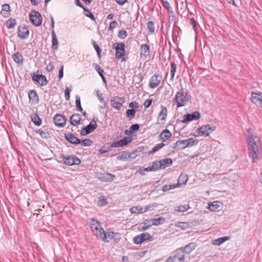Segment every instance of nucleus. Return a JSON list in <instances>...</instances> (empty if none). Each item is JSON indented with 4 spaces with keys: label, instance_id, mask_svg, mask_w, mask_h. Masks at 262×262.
Listing matches in <instances>:
<instances>
[{
    "label": "nucleus",
    "instance_id": "17",
    "mask_svg": "<svg viewBox=\"0 0 262 262\" xmlns=\"http://www.w3.org/2000/svg\"><path fill=\"white\" fill-rule=\"evenodd\" d=\"M64 162L67 165L71 166L79 165L80 163V160L75 156H70L64 158Z\"/></svg>",
    "mask_w": 262,
    "mask_h": 262
},
{
    "label": "nucleus",
    "instance_id": "59",
    "mask_svg": "<svg viewBox=\"0 0 262 262\" xmlns=\"http://www.w3.org/2000/svg\"><path fill=\"white\" fill-rule=\"evenodd\" d=\"M118 25V23L116 21L114 20L110 23L108 26V30H112L115 28Z\"/></svg>",
    "mask_w": 262,
    "mask_h": 262
},
{
    "label": "nucleus",
    "instance_id": "3",
    "mask_svg": "<svg viewBox=\"0 0 262 262\" xmlns=\"http://www.w3.org/2000/svg\"><path fill=\"white\" fill-rule=\"evenodd\" d=\"M89 223L93 234L100 239L104 231L100 223L94 218H90L89 219Z\"/></svg>",
    "mask_w": 262,
    "mask_h": 262
},
{
    "label": "nucleus",
    "instance_id": "2",
    "mask_svg": "<svg viewBox=\"0 0 262 262\" xmlns=\"http://www.w3.org/2000/svg\"><path fill=\"white\" fill-rule=\"evenodd\" d=\"M191 97L187 91L181 89L176 94L174 100L177 107L185 106L190 100Z\"/></svg>",
    "mask_w": 262,
    "mask_h": 262
},
{
    "label": "nucleus",
    "instance_id": "22",
    "mask_svg": "<svg viewBox=\"0 0 262 262\" xmlns=\"http://www.w3.org/2000/svg\"><path fill=\"white\" fill-rule=\"evenodd\" d=\"M29 34V29L25 26H19L18 28V36L22 39L26 38Z\"/></svg>",
    "mask_w": 262,
    "mask_h": 262
},
{
    "label": "nucleus",
    "instance_id": "32",
    "mask_svg": "<svg viewBox=\"0 0 262 262\" xmlns=\"http://www.w3.org/2000/svg\"><path fill=\"white\" fill-rule=\"evenodd\" d=\"M190 208L188 204L181 205L175 207L174 211L178 212H183Z\"/></svg>",
    "mask_w": 262,
    "mask_h": 262
},
{
    "label": "nucleus",
    "instance_id": "55",
    "mask_svg": "<svg viewBox=\"0 0 262 262\" xmlns=\"http://www.w3.org/2000/svg\"><path fill=\"white\" fill-rule=\"evenodd\" d=\"M157 204L156 203H154L152 205H148L145 207H143L144 213L146 212L147 210H152L154 207L157 206Z\"/></svg>",
    "mask_w": 262,
    "mask_h": 262
},
{
    "label": "nucleus",
    "instance_id": "64",
    "mask_svg": "<svg viewBox=\"0 0 262 262\" xmlns=\"http://www.w3.org/2000/svg\"><path fill=\"white\" fill-rule=\"evenodd\" d=\"M97 95L98 98L101 102H102L104 100L103 95L99 91H97Z\"/></svg>",
    "mask_w": 262,
    "mask_h": 262
},
{
    "label": "nucleus",
    "instance_id": "35",
    "mask_svg": "<svg viewBox=\"0 0 262 262\" xmlns=\"http://www.w3.org/2000/svg\"><path fill=\"white\" fill-rule=\"evenodd\" d=\"M188 180V177L186 174H181L179 177L178 183V186L182 184H186Z\"/></svg>",
    "mask_w": 262,
    "mask_h": 262
},
{
    "label": "nucleus",
    "instance_id": "61",
    "mask_svg": "<svg viewBox=\"0 0 262 262\" xmlns=\"http://www.w3.org/2000/svg\"><path fill=\"white\" fill-rule=\"evenodd\" d=\"M54 69V66L52 62H49L46 67V70L48 72H52Z\"/></svg>",
    "mask_w": 262,
    "mask_h": 262
},
{
    "label": "nucleus",
    "instance_id": "33",
    "mask_svg": "<svg viewBox=\"0 0 262 262\" xmlns=\"http://www.w3.org/2000/svg\"><path fill=\"white\" fill-rule=\"evenodd\" d=\"M165 221V219L163 217H160L158 219H152L150 222L152 225L158 226L160 224L164 223Z\"/></svg>",
    "mask_w": 262,
    "mask_h": 262
},
{
    "label": "nucleus",
    "instance_id": "36",
    "mask_svg": "<svg viewBox=\"0 0 262 262\" xmlns=\"http://www.w3.org/2000/svg\"><path fill=\"white\" fill-rule=\"evenodd\" d=\"M230 238L229 236H224L222 237H220L216 239H215L213 242V244L214 245H220L224 242L228 241Z\"/></svg>",
    "mask_w": 262,
    "mask_h": 262
},
{
    "label": "nucleus",
    "instance_id": "47",
    "mask_svg": "<svg viewBox=\"0 0 262 262\" xmlns=\"http://www.w3.org/2000/svg\"><path fill=\"white\" fill-rule=\"evenodd\" d=\"M147 27L150 33H152L155 32V24L152 21L147 22Z\"/></svg>",
    "mask_w": 262,
    "mask_h": 262
},
{
    "label": "nucleus",
    "instance_id": "41",
    "mask_svg": "<svg viewBox=\"0 0 262 262\" xmlns=\"http://www.w3.org/2000/svg\"><path fill=\"white\" fill-rule=\"evenodd\" d=\"M219 207V205L217 202L214 201L212 203H210L208 204V208L211 211H214L218 209Z\"/></svg>",
    "mask_w": 262,
    "mask_h": 262
},
{
    "label": "nucleus",
    "instance_id": "5",
    "mask_svg": "<svg viewBox=\"0 0 262 262\" xmlns=\"http://www.w3.org/2000/svg\"><path fill=\"white\" fill-rule=\"evenodd\" d=\"M216 129L214 125L206 124L199 127L195 132V136L206 137Z\"/></svg>",
    "mask_w": 262,
    "mask_h": 262
},
{
    "label": "nucleus",
    "instance_id": "57",
    "mask_svg": "<svg viewBox=\"0 0 262 262\" xmlns=\"http://www.w3.org/2000/svg\"><path fill=\"white\" fill-rule=\"evenodd\" d=\"M107 203V200L106 198L104 196H102L100 199V200L98 201V205L100 206H103Z\"/></svg>",
    "mask_w": 262,
    "mask_h": 262
},
{
    "label": "nucleus",
    "instance_id": "63",
    "mask_svg": "<svg viewBox=\"0 0 262 262\" xmlns=\"http://www.w3.org/2000/svg\"><path fill=\"white\" fill-rule=\"evenodd\" d=\"M63 76V66H62L59 70V71L58 78L59 79H61L62 78Z\"/></svg>",
    "mask_w": 262,
    "mask_h": 262
},
{
    "label": "nucleus",
    "instance_id": "7",
    "mask_svg": "<svg viewBox=\"0 0 262 262\" xmlns=\"http://www.w3.org/2000/svg\"><path fill=\"white\" fill-rule=\"evenodd\" d=\"M165 262H185V254L178 249L174 252V255L167 258Z\"/></svg>",
    "mask_w": 262,
    "mask_h": 262
},
{
    "label": "nucleus",
    "instance_id": "39",
    "mask_svg": "<svg viewBox=\"0 0 262 262\" xmlns=\"http://www.w3.org/2000/svg\"><path fill=\"white\" fill-rule=\"evenodd\" d=\"M170 66H171V68H170V75H171L170 80L172 81L173 79L174 76L175 75L176 72L177 65H176V64L174 62H172L170 63Z\"/></svg>",
    "mask_w": 262,
    "mask_h": 262
},
{
    "label": "nucleus",
    "instance_id": "23",
    "mask_svg": "<svg viewBox=\"0 0 262 262\" xmlns=\"http://www.w3.org/2000/svg\"><path fill=\"white\" fill-rule=\"evenodd\" d=\"M66 139L70 143L77 145L80 143V139L76 138L74 134L72 133H67L64 135Z\"/></svg>",
    "mask_w": 262,
    "mask_h": 262
},
{
    "label": "nucleus",
    "instance_id": "14",
    "mask_svg": "<svg viewBox=\"0 0 262 262\" xmlns=\"http://www.w3.org/2000/svg\"><path fill=\"white\" fill-rule=\"evenodd\" d=\"M155 162L157 165L158 169L160 170L171 165L172 163V160L170 158H166L159 161H156Z\"/></svg>",
    "mask_w": 262,
    "mask_h": 262
},
{
    "label": "nucleus",
    "instance_id": "56",
    "mask_svg": "<svg viewBox=\"0 0 262 262\" xmlns=\"http://www.w3.org/2000/svg\"><path fill=\"white\" fill-rule=\"evenodd\" d=\"M95 69L98 73L100 76L103 75L104 71L97 64L95 63L94 64Z\"/></svg>",
    "mask_w": 262,
    "mask_h": 262
},
{
    "label": "nucleus",
    "instance_id": "37",
    "mask_svg": "<svg viewBox=\"0 0 262 262\" xmlns=\"http://www.w3.org/2000/svg\"><path fill=\"white\" fill-rule=\"evenodd\" d=\"M31 120L37 126H39L41 124V119L37 114L31 116Z\"/></svg>",
    "mask_w": 262,
    "mask_h": 262
},
{
    "label": "nucleus",
    "instance_id": "12",
    "mask_svg": "<svg viewBox=\"0 0 262 262\" xmlns=\"http://www.w3.org/2000/svg\"><path fill=\"white\" fill-rule=\"evenodd\" d=\"M97 127V125L96 121L94 119H93L89 124L81 129L80 134L82 136H85L94 130Z\"/></svg>",
    "mask_w": 262,
    "mask_h": 262
},
{
    "label": "nucleus",
    "instance_id": "45",
    "mask_svg": "<svg viewBox=\"0 0 262 262\" xmlns=\"http://www.w3.org/2000/svg\"><path fill=\"white\" fill-rule=\"evenodd\" d=\"M178 184L165 185L162 188V190L164 192L169 190L171 189L177 188Z\"/></svg>",
    "mask_w": 262,
    "mask_h": 262
},
{
    "label": "nucleus",
    "instance_id": "38",
    "mask_svg": "<svg viewBox=\"0 0 262 262\" xmlns=\"http://www.w3.org/2000/svg\"><path fill=\"white\" fill-rule=\"evenodd\" d=\"M10 11V7L8 4H4L2 6V14L5 16H8Z\"/></svg>",
    "mask_w": 262,
    "mask_h": 262
},
{
    "label": "nucleus",
    "instance_id": "54",
    "mask_svg": "<svg viewBox=\"0 0 262 262\" xmlns=\"http://www.w3.org/2000/svg\"><path fill=\"white\" fill-rule=\"evenodd\" d=\"M135 113L136 111L133 109H129L126 111V116L128 117H134Z\"/></svg>",
    "mask_w": 262,
    "mask_h": 262
},
{
    "label": "nucleus",
    "instance_id": "52",
    "mask_svg": "<svg viewBox=\"0 0 262 262\" xmlns=\"http://www.w3.org/2000/svg\"><path fill=\"white\" fill-rule=\"evenodd\" d=\"M84 15L86 16H87V17H89L90 18H91L93 20H95V17H94V16L93 14V13L88 9L86 10H85Z\"/></svg>",
    "mask_w": 262,
    "mask_h": 262
},
{
    "label": "nucleus",
    "instance_id": "21",
    "mask_svg": "<svg viewBox=\"0 0 262 262\" xmlns=\"http://www.w3.org/2000/svg\"><path fill=\"white\" fill-rule=\"evenodd\" d=\"M32 80L34 81H36L38 83H40L41 85H46L48 83L47 78L45 75H36L34 74L32 75Z\"/></svg>",
    "mask_w": 262,
    "mask_h": 262
},
{
    "label": "nucleus",
    "instance_id": "1",
    "mask_svg": "<svg viewBox=\"0 0 262 262\" xmlns=\"http://www.w3.org/2000/svg\"><path fill=\"white\" fill-rule=\"evenodd\" d=\"M249 132L247 138V145L249 156L253 163L256 162L260 154V143L259 138L252 133Z\"/></svg>",
    "mask_w": 262,
    "mask_h": 262
},
{
    "label": "nucleus",
    "instance_id": "28",
    "mask_svg": "<svg viewBox=\"0 0 262 262\" xmlns=\"http://www.w3.org/2000/svg\"><path fill=\"white\" fill-rule=\"evenodd\" d=\"M81 120V116L78 114H74L70 117V121L72 125L77 126L80 123Z\"/></svg>",
    "mask_w": 262,
    "mask_h": 262
},
{
    "label": "nucleus",
    "instance_id": "53",
    "mask_svg": "<svg viewBox=\"0 0 262 262\" xmlns=\"http://www.w3.org/2000/svg\"><path fill=\"white\" fill-rule=\"evenodd\" d=\"M189 24L192 26L193 30L195 32L197 30L196 21L193 18H191L189 20Z\"/></svg>",
    "mask_w": 262,
    "mask_h": 262
},
{
    "label": "nucleus",
    "instance_id": "15",
    "mask_svg": "<svg viewBox=\"0 0 262 262\" xmlns=\"http://www.w3.org/2000/svg\"><path fill=\"white\" fill-rule=\"evenodd\" d=\"M140 58L146 60L150 54V47L147 44H142L140 47Z\"/></svg>",
    "mask_w": 262,
    "mask_h": 262
},
{
    "label": "nucleus",
    "instance_id": "20",
    "mask_svg": "<svg viewBox=\"0 0 262 262\" xmlns=\"http://www.w3.org/2000/svg\"><path fill=\"white\" fill-rule=\"evenodd\" d=\"M55 124L58 127H63L66 124V119L61 114H56L54 117Z\"/></svg>",
    "mask_w": 262,
    "mask_h": 262
},
{
    "label": "nucleus",
    "instance_id": "46",
    "mask_svg": "<svg viewBox=\"0 0 262 262\" xmlns=\"http://www.w3.org/2000/svg\"><path fill=\"white\" fill-rule=\"evenodd\" d=\"M176 226L181 228L182 230H185L189 227V225L186 222H178L176 223Z\"/></svg>",
    "mask_w": 262,
    "mask_h": 262
},
{
    "label": "nucleus",
    "instance_id": "31",
    "mask_svg": "<svg viewBox=\"0 0 262 262\" xmlns=\"http://www.w3.org/2000/svg\"><path fill=\"white\" fill-rule=\"evenodd\" d=\"M129 211L132 214L134 213H144L143 207L140 206H133L129 209Z\"/></svg>",
    "mask_w": 262,
    "mask_h": 262
},
{
    "label": "nucleus",
    "instance_id": "60",
    "mask_svg": "<svg viewBox=\"0 0 262 262\" xmlns=\"http://www.w3.org/2000/svg\"><path fill=\"white\" fill-rule=\"evenodd\" d=\"M71 90L68 87L66 88L65 90V98L67 100H69L70 99V93Z\"/></svg>",
    "mask_w": 262,
    "mask_h": 262
},
{
    "label": "nucleus",
    "instance_id": "11",
    "mask_svg": "<svg viewBox=\"0 0 262 262\" xmlns=\"http://www.w3.org/2000/svg\"><path fill=\"white\" fill-rule=\"evenodd\" d=\"M162 79L161 75L155 73L150 78L149 82V87L151 89L157 88L161 83Z\"/></svg>",
    "mask_w": 262,
    "mask_h": 262
},
{
    "label": "nucleus",
    "instance_id": "9",
    "mask_svg": "<svg viewBox=\"0 0 262 262\" xmlns=\"http://www.w3.org/2000/svg\"><path fill=\"white\" fill-rule=\"evenodd\" d=\"M152 241L151 236L147 232H144L139 234L133 239V242L136 244H141L144 242H150Z\"/></svg>",
    "mask_w": 262,
    "mask_h": 262
},
{
    "label": "nucleus",
    "instance_id": "34",
    "mask_svg": "<svg viewBox=\"0 0 262 262\" xmlns=\"http://www.w3.org/2000/svg\"><path fill=\"white\" fill-rule=\"evenodd\" d=\"M115 176L111 174L110 173H106L105 174H103L101 177L100 179L102 181H112L114 180V179L115 178Z\"/></svg>",
    "mask_w": 262,
    "mask_h": 262
},
{
    "label": "nucleus",
    "instance_id": "24",
    "mask_svg": "<svg viewBox=\"0 0 262 262\" xmlns=\"http://www.w3.org/2000/svg\"><path fill=\"white\" fill-rule=\"evenodd\" d=\"M196 247V244L195 243H190L185 247H181L179 249L183 251L185 254H189L192 250H194Z\"/></svg>",
    "mask_w": 262,
    "mask_h": 262
},
{
    "label": "nucleus",
    "instance_id": "48",
    "mask_svg": "<svg viewBox=\"0 0 262 262\" xmlns=\"http://www.w3.org/2000/svg\"><path fill=\"white\" fill-rule=\"evenodd\" d=\"M129 152L127 151H123L122 154L118 157V159L121 160H125L127 159H129V157L131 156Z\"/></svg>",
    "mask_w": 262,
    "mask_h": 262
},
{
    "label": "nucleus",
    "instance_id": "25",
    "mask_svg": "<svg viewBox=\"0 0 262 262\" xmlns=\"http://www.w3.org/2000/svg\"><path fill=\"white\" fill-rule=\"evenodd\" d=\"M156 170H158V169L157 165L155 161L152 163V165L149 166L146 168H145L143 169H142V168H140V170L138 171V172L141 175H144L145 171H156Z\"/></svg>",
    "mask_w": 262,
    "mask_h": 262
},
{
    "label": "nucleus",
    "instance_id": "42",
    "mask_svg": "<svg viewBox=\"0 0 262 262\" xmlns=\"http://www.w3.org/2000/svg\"><path fill=\"white\" fill-rule=\"evenodd\" d=\"M16 25V20L14 19H9L6 23V25L8 29L13 28Z\"/></svg>",
    "mask_w": 262,
    "mask_h": 262
},
{
    "label": "nucleus",
    "instance_id": "6",
    "mask_svg": "<svg viewBox=\"0 0 262 262\" xmlns=\"http://www.w3.org/2000/svg\"><path fill=\"white\" fill-rule=\"evenodd\" d=\"M198 143V140L193 138H190L185 140L177 141L175 144V147L179 149H183L187 147H191L196 145Z\"/></svg>",
    "mask_w": 262,
    "mask_h": 262
},
{
    "label": "nucleus",
    "instance_id": "8",
    "mask_svg": "<svg viewBox=\"0 0 262 262\" xmlns=\"http://www.w3.org/2000/svg\"><path fill=\"white\" fill-rule=\"evenodd\" d=\"M30 20L36 26H39L42 23V16L41 14L35 10L31 11L29 14Z\"/></svg>",
    "mask_w": 262,
    "mask_h": 262
},
{
    "label": "nucleus",
    "instance_id": "51",
    "mask_svg": "<svg viewBox=\"0 0 262 262\" xmlns=\"http://www.w3.org/2000/svg\"><path fill=\"white\" fill-rule=\"evenodd\" d=\"M36 133L39 134L40 136L43 138L47 139L49 137V134L47 132L42 131L41 129H38L36 131Z\"/></svg>",
    "mask_w": 262,
    "mask_h": 262
},
{
    "label": "nucleus",
    "instance_id": "44",
    "mask_svg": "<svg viewBox=\"0 0 262 262\" xmlns=\"http://www.w3.org/2000/svg\"><path fill=\"white\" fill-rule=\"evenodd\" d=\"M164 146L165 144L164 143H161L160 144H157L151 149V150L149 151V154H151L157 152V151L161 149L162 147H163Z\"/></svg>",
    "mask_w": 262,
    "mask_h": 262
},
{
    "label": "nucleus",
    "instance_id": "49",
    "mask_svg": "<svg viewBox=\"0 0 262 262\" xmlns=\"http://www.w3.org/2000/svg\"><path fill=\"white\" fill-rule=\"evenodd\" d=\"M76 106L77 107V110L82 112L83 111V109L81 105V102H80V98L79 96H76Z\"/></svg>",
    "mask_w": 262,
    "mask_h": 262
},
{
    "label": "nucleus",
    "instance_id": "43",
    "mask_svg": "<svg viewBox=\"0 0 262 262\" xmlns=\"http://www.w3.org/2000/svg\"><path fill=\"white\" fill-rule=\"evenodd\" d=\"M93 143V141L89 139H85L82 140H80V143L83 146H89Z\"/></svg>",
    "mask_w": 262,
    "mask_h": 262
},
{
    "label": "nucleus",
    "instance_id": "58",
    "mask_svg": "<svg viewBox=\"0 0 262 262\" xmlns=\"http://www.w3.org/2000/svg\"><path fill=\"white\" fill-rule=\"evenodd\" d=\"M93 45L94 48L96 50L98 55L100 57L101 50L100 48H99V46L97 44V43L95 41H93Z\"/></svg>",
    "mask_w": 262,
    "mask_h": 262
},
{
    "label": "nucleus",
    "instance_id": "29",
    "mask_svg": "<svg viewBox=\"0 0 262 262\" xmlns=\"http://www.w3.org/2000/svg\"><path fill=\"white\" fill-rule=\"evenodd\" d=\"M12 58L14 61L18 64H22L24 62V57L23 55L17 52L12 55Z\"/></svg>",
    "mask_w": 262,
    "mask_h": 262
},
{
    "label": "nucleus",
    "instance_id": "30",
    "mask_svg": "<svg viewBox=\"0 0 262 262\" xmlns=\"http://www.w3.org/2000/svg\"><path fill=\"white\" fill-rule=\"evenodd\" d=\"M58 40L54 30L52 31V47L54 50H56L58 48Z\"/></svg>",
    "mask_w": 262,
    "mask_h": 262
},
{
    "label": "nucleus",
    "instance_id": "19",
    "mask_svg": "<svg viewBox=\"0 0 262 262\" xmlns=\"http://www.w3.org/2000/svg\"><path fill=\"white\" fill-rule=\"evenodd\" d=\"M119 235L118 233H114L113 231H107L105 232L103 231V233L102 234L101 236V237L100 238L103 242H108L111 241L115 236Z\"/></svg>",
    "mask_w": 262,
    "mask_h": 262
},
{
    "label": "nucleus",
    "instance_id": "40",
    "mask_svg": "<svg viewBox=\"0 0 262 262\" xmlns=\"http://www.w3.org/2000/svg\"><path fill=\"white\" fill-rule=\"evenodd\" d=\"M111 102L112 106L117 110H120L122 105L121 102L117 101L116 99L111 100Z\"/></svg>",
    "mask_w": 262,
    "mask_h": 262
},
{
    "label": "nucleus",
    "instance_id": "16",
    "mask_svg": "<svg viewBox=\"0 0 262 262\" xmlns=\"http://www.w3.org/2000/svg\"><path fill=\"white\" fill-rule=\"evenodd\" d=\"M132 139L130 137H124L122 139L113 142L111 144V146L112 147H123L124 146L126 145L129 143L132 142Z\"/></svg>",
    "mask_w": 262,
    "mask_h": 262
},
{
    "label": "nucleus",
    "instance_id": "27",
    "mask_svg": "<svg viewBox=\"0 0 262 262\" xmlns=\"http://www.w3.org/2000/svg\"><path fill=\"white\" fill-rule=\"evenodd\" d=\"M30 101L33 103H38L39 98L37 92L35 90L30 91L28 94Z\"/></svg>",
    "mask_w": 262,
    "mask_h": 262
},
{
    "label": "nucleus",
    "instance_id": "62",
    "mask_svg": "<svg viewBox=\"0 0 262 262\" xmlns=\"http://www.w3.org/2000/svg\"><path fill=\"white\" fill-rule=\"evenodd\" d=\"M152 101V99H148L146 100L144 103V105L145 107V108L149 107L150 106V105L151 104Z\"/></svg>",
    "mask_w": 262,
    "mask_h": 262
},
{
    "label": "nucleus",
    "instance_id": "10",
    "mask_svg": "<svg viewBox=\"0 0 262 262\" xmlns=\"http://www.w3.org/2000/svg\"><path fill=\"white\" fill-rule=\"evenodd\" d=\"M251 101L256 107L262 108V92H252Z\"/></svg>",
    "mask_w": 262,
    "mask_h": 262
},
{
    "label": "nucleus",
    "instance_id": "50",
    "mask_svg": "<svg viewBox=\"0 0 262 262\" xmlns=\"http://www.w3.org/2000/svg\"><path fill=\"white\" fill-rule=\"evenodd\" d=\"M127 35V32L125 30L122 29L118 32V36L120 39H124Z\"/></svg>",
    "mask_w": 262,
    "mask_h": 262
},
{
    "label": "nucleus",
    "instance_id": "26",
    "mask_svg": "<svg viewBox=\"0 0 262 262\" xmlns=\"http://www.w3.org/2000/svg\"><path fill=\"white\" fill-rule=\"evenodd\" d=\"M171 132L167 129L163 130L159 136V138L162 140L163 142L166 141L171 137Z\"/></svg>",
    "mask_w": 262,
    "mask_h": 262
},
{
    "label": "nucleus",
    "instance_id": "18",
    "mask_svg": "<svg viewBox=\"0 0 262 262\" xmlns=\"http://www.w3.org/2000/svg\"><path fill=\"white\" fill-rule=\"evenodd\" d=\"M167 115V108L163 106H161V110L159 114L158 119H157V123L158 124H163L164 123L166 118Z\"/></svg>",
    "mask_w": 262,
    "mask_h": 262
},
{
    "label": "nucleus",
    "instance_id": "4",
    "mask_svg": "<svg viewBox=\"0 0 262 262\" xmlns=\"http://www.w3.org/2000/svg\"><path fill=\"white\" fill-rule=\"evenodd\" d=\"M113 49L116 50L115 58L118 60L124 62L126 60L125 46L123 42H116L113 45Z\"/></svg>",
    "mask_w": 262,
    "mask_h": 262
},
{
    "label": "nucleus",
    "instance_id": "13",
    "mask_svg": "<svg viewBox=\"0 0 262 262\" xmlns=\"http://www.w3.org/2000/svg\"><path fill=\"white\" fill-rule=\"evenodd\" d=\"M200 118V114L199 112H194L191 114H187L183 116L182 122L187 123L192 120H197Z\"/></svg>",
    "mask_w": 262,
    "mask_h": 262
}]
</instances>
